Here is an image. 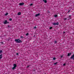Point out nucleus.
<instances>
[{
	"label": "nucleus",
	"instance_id": "9d476101",
	"mask_svg": "<svg viewBox=\"0 0 74 74\" xmlns=\"http://www.w3.org/2000/svg\"><path fill=\"white\" fill-rule=\"evenodd\" d=\"M21 14V12H19L18 14V15H20Z\"/></svg>",
	"mask_w": 74,
	"mask_h": 74
},
{
	"label": "nucleus",
	"instance_id": "412c9836",
	"mask_svg": "<svg viewBox=\"0 0 74 74\" xmlns=\"http://www.w3.org/2000/svg\"><path fill=\"white\" fill-rule=\"evenodd\" d=\"M53 60H56V58H53Z\"/></svg>",
	"mask_w": 74,
	"mask_h": 74
},
{
	"label": "nucleus",
	"instance_id": "9b49d317",
	"mask_svg": "<svg viewBox=\"0 0 74 74\" xmlns=\"http://www.w3.org/2000/svg\"><path fill=\"white\" fill-rule=\"evenodd\" d=\"M9 14V13H5V16H6L7 15H8V14Z\"/></svg>",
	"mask_w": 74,
	"mask_h": 74
},
{
	"label": "nucleus",
	"instance_id": "a211bd4d",
	"mask_svg": "<svg viewBox=\"0 0 74 74\" xmlns=\"http://www.w3.org/2000/svg\"><path fill=\"white\" fill-rule=\"evenodd\" d=\"M50 29H52V27H51L49 28Z\"/></svg>",
	"mask_w": 74,
	"mask_h": 74
},
{
	"label": "nucleus",
	"instance_id": "cd10ccee",
	"mask_svg": "<svg viewBox=\"0 0 74 74\" xmlns=\"http://www.w3.org/2000/svg\"><path fill=\"white\" fill-rule=\"evenodd\" d=\"M61 58H62L63 57V56H61Z\"/></svg>",
	"mask_w": 74,
	"mask_h": 74
},
{
	"label": "nucleus",
	"instance_id": "423d86ee",
	"mask_svg": "<svg viewBox=\"0 0 74 74\" xmlns=\"http://www.w3.org/2000/svg\"><path fill=\"white\" fill-rule=\"evenodd\" d=\"M4 24H7V21L5 20V22H3Z\"/></svg>",
	"mask_w": 74,
	"mask_h": 74
},
{
	"label": "nucleus",
	"instance_id": "6ab92c4d",
	"mask_svg": "<svg viewBox=\"0 0 74 74\" xmlns=\"http://www.w3.org/2000/svg\"><path fill=\"white\" fill-rule=\"evenodd\" d=\"M54 42L55 43H57V41H55Z\"/></svg>",
	"mask_w": 74,
	"mask_h": 74
},
{
	"label": "nucleus",
	"instance_id": "4be33fe9",
	"mask_svg": "<svg viewBox=\"0 0 74 74\" xmlns=\"http://www.w3.org/2000/svg\"><path fill=\"white\" fill-rule=\"evenodd\" d=\"M30 6H32V5H33V4L32 3V4H30Z\"/></svg>",
	"mask_w": 74,
	"mask_h": 74
},
{
	"label": "nucleus",
	"instance_id": "7ed1b4c3",
	"mask_svg": "<svg viewBox=\"0 0 74 74\" xmlns=\"http://www.w3.org/2000/svg\"><path fill=\"white\" fill-rule=\"evenodd\" d=\"M59 22H57L56 23H54L53 24V25H59Z\"/></svg>",
	"mask_w": 74,
	"mask_h": 74
},
{
	"label": "nucleus",
	"instance_id": "aec40b11",
	"mask_svg": "<svg viewBox=\"0 0 74 74\" xmlns=\"http://www.w3.org/2000/svg\"><path fill=\"white\" fill-rule=\"evenodd\" d=\"M28 34H29L28 33H27L26 34V36H27V35H28Z\"/></svg>",
	"mask_w": 74,
	"mask_h": 74
},
{
	"label": "nucleus",
	"instance_id": "0eeeda50",
	"mask_svg": "<svg viewBox=\"0 0 74 74\" xmlns=\"http://www.w3.org/2000/svg\"><path fill=\"white\" fill-rule=\"evenodd\" d=\"M71 55V53H69L68 54L67 56H70V55Z\"/></svg>",
	"mask_w": 74,
	"mask_h": 74
},
{
	"label": "nucleus",
	"instance_id": "bb28decb",
	"mask_svg": "<svg viewBox=\"0 0 74 74\" xmlns=\"http://www.w3.org/2000/svg\"><path fill=\"white\" fill-rule=\"evenodd\" d=\"M66 33V32H64L63 33V34H64V33Z\"/></svg>",
	"mask_w": 74,
	"mask_h": 74
},
{
	"label": "nucleus",
	"instance_id": "c756f323",
	"mask_svg": "<svg viewBox=\"0 0 74 74\" xmlns=\"http://www.w3.org/2000/svg\"><path fill=\"white\" fill-rule=\"evenodd\" d=\"M16 55H18V53H16Z\"/></svg>",
	"mask_w": 74,
	"mask_h": 74
},
{
	"label": "nucleus",
	"instance_id": "4468645a",
	"mask_svg": "<svg viewBox=\"0 0 74 74\" xmlns=\"http://www.w3.org/2000/svg\"><path fill=\"white\" fill-rule=\"evenodd\" d=\"M30 65H27V68H28V67H30Z\"/></svg>",
	"mask_w": 74,
	"mask_h": 74
},
{
	"label": "nucleus",
	"instance_id": "ddd939ff",
	"mask_svg": "<svg viewBox=\"0 0 74 74\" xmlns=\"http://www.w3.org/2000/svg\"><path fill=\"white\" fill-rule=\"evenodd\" d=\"M64 19L65 21H66V20H67V18H64Z\"/></svg>",
	"mask_w": 74,
	"mask_h": 74
},
{
	"label": "nucleus",
	"instance_id": "1a4fd4ad",
	"mask_svg": "<svg viewBox=\"0 0 74 74\" xmlns=\"http://www.w3.org/2000/svg\"><path fill=\"white\" fill-rule=\"evenodd\" d=\"M0 59H2V54L0 55Z\"/></svg>",
	"mask_w": 74,
	"mask_h": 74
},
{
	"label": "nucleus",
	"instance_id": "f03ea898",
	"mask_svg": "<svg viewBox=\"0 0 74 74\" xmlns=\"http://www.w3.org/2000/svg\"><path fill=\"white\" fill-rule=\"evenodd\" d=\"M13 66L14 67L12 68L13 70H14V69H16V68L17 66L16 64H14Z\"/></svg>",
	"mask_w": 74,
	"mask_h": 74
},
{
	"label": "nucleus",
	"instance_id": "2f4dec72",
	"mask_svg": "<svg viewBox=\"0 0 74 74\" xmlns=\"http://www.w3.org/2000/svg\"><path fill=\"white\" fill-rule=\"evenodd\" d=\"M7 23H9V22H7Z\"/></svg>",
	"mask_w": 74,
	"mask_h": 74
},
{
	"label": "nucleus",
	"instance_id": "f3484780",
	"mask_svg": "<svg viewBox=\"0 0 74 74\" xmlns=\"http://www.w3.org/2000/svg\"><path fill=\"white\" fill-rule=\"evenodd\" d=\"M34 29H36V27H34Z\"/></svg>",
	"mask_w": 74,
	"mask_h": 74
},
{
	"label": "nucleus",
	"instance_id": "c85d7f7f",
	"mask_svg": "<svg viewBox=\"0 0 74 74\" xmlns=\"http://www.w3.org/2000/svg\"><path fill=\"white\" fill-rule=\"evenodd\" d=\"M70 17H71V15H70L69 16V18H70Z\"/></svg>",
	"mask_w": 74,
	"mask_h": 74
},
{
	"label": "nucleus",
	"instance_id": "f8f14e48",
	"mask_svg": "<svg viewBox=\"0 0 74 74\" xmlns=\"http://www.w3.org/2000/svg\"><path fill=\"white\" fill-rule=\"evenodd\" d=\"M54 17H58V15H54Z\"/></svg>",
	"mask_w": 74,
	"mask_h": 74
},
{
	"label": "nucleus",
	"instance_id": "2eb2a0df",
	"mask_svg": "<svg viewBox=\"0 0 74 74\" xmlns=\"http://www.w3.org/2000/svg\"><path fill=\"white\" fill-rule=\"evenodd\" d=\"M57 63H58V62H57L54 63V64H55V65H56V64H57Z\"/></svg>",
	"mask_w": 74,
	"mask_h": 74
},
{
	"label": "nucleus",
	"instance_id": "39448f33",
	"mask_svg": "<svg viewBox=\"0 0 74 74\" xmlns=\"http://www.w3.org/2000/svg\"><path fill=\"white\" fill-rule=\"evenodd\" d=\"M40 13H39L38 14H36L35 15V16L36 17H37V16H40Z\"/></svg>",
	"mask_w": 74,
	"mask_h": 74
},
{
	"label": "nucleus",
	"instance_id": "a878e982",
	"mask_svg": "<svg viewBox=\"0 0 74 74\" xmlns=\"http://www.w3.org/2000/svg\"><path fill=\"white\" fill-rule=\"evenodd\" d=\"M63 65V66H65L66 65V64L65 63V64H64Z\"/></svg>",
	"mask_w": 74,
	"mask_h": 74
},
{
	"label": "nucleus",
	"instance_id": "5701e85b",
	"mask_svg": "<svg viewBox=\"0 0 74 74\" xmlns=\"http://www.w3.org/2000/svg\"><path fill=\"white\" fill-rule=\"evenodd\" d=\"M2 52V50H0V53H1Z\"/></svg>",
	"mask_w": 74,
	"mask_h": 74
},
{
	"label": "nucleus",
	"instance_id": "f257e3e1",
	"mask_svg": "<svg viewBox=\"0 0 74 74\" xmlns=\"http://www.w3.org/2000/svg\"><path fill=\"white\" fill-rule=\"evenodd\" d=\"M15 41L18 43H21V42H22V41H21V40H20L19 39H15Z\"/></svg>",
	"mask_w": 74,
	"mask_h": 74
},
{
	"label": "nucleus",
	"instance_id": "b1692460",
	"mask_svg": "<svg viewBox=\"0 0 74 74\" xmlns=\"http://www.w3.org/2000/svg\"><path fill=\"white\" fill-rule=\"evenodd\" d=\"M23 36H21V38H23Z\"/></svg>",
	"mask_w": 74,
	"mask_h": 74
},
{
	"label": "nucleus",
	"instance_id": "6e6552de",
	"mask_svg": "<svg viewBox=\"0 0 74 74\" xmlns=\"http://www.w3.org/2000/svg\"><path fill=\"white\" fill-rule=\"evenodd\" d=\"M43 1H44L45 3H47V0H43Z\"/></svg>",
	"mask_w": 74,
	"mask_h": 74
},
{
	"label": "nucleus",
	"instance_id": "7c9ffc66",
	"mask_svg": "<svg viewBox=\"0 0 74 74\" xmlns=\"http://www.w3.org/2000/svg\"><path fill=\"white\" fill-rule=\"evenodd\" d=\"M70 12V10H69L68 12V13H69Z\"/></svg>",
	"mask_w": 74,
	"mask_h": 74
},
{
	"label": "nucleus",
	"instance_id": "20e7f679",
	"mask_svg": "<svg viewBox=\"0 0 74 74\" xmlns=\"http://www.w3.org/2000/svg\"><path fill=\"white\" fill-rule=\"evenodd\" d=\"M25 4L24 3H19V5H23Z\"/></svg>",
	"mask_w": 74,
	"mask_h": 74
},
{
	"label": "nucleus",
	"instance_id": "393cba45",
	"mask_svg": "<svg viewBox=\"0 0 74 74\" xmlns=\"http://www.w3.org/2000/svg\"><path fill=\"white\" fill-rule=\"evenodd\" d=\"M0 43H1V44H3V42H1Z\"/></svg>",
	"mask_w": 74,
	"mask_h": 74
},
{
	"label": "nucleus",
	"instance_id": "dca6fc26",
	"mask_svg": "<svg viewBox=\"0 0 74 74\" xmlns=\"http://www.w3.org/2000/svg\"><path fill=\"white\" fill-rule=\"evenodd\" d=\"M9 21H12V18H10L9 19Z\"/></svg>",
	"mask_w": 74,
	"mask_h": 74
}]
</instances>
